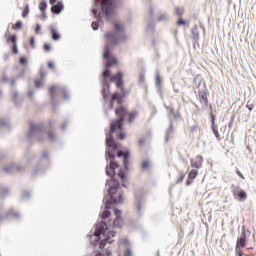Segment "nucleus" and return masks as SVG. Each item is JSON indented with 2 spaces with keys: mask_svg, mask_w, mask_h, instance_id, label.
<instances>
[{
  "mask_svg": "<svg viewBox=\"0 0 256 256\" xmlns=\"http://www.w3.org/2000/svg\"><path fill=\"white\" fill-rule=\"evenodd\" d=\"M119 139L121 140L125 139V134L123 132L119 134Z\"/></svg>",
  "mask_w": 256,
  "mask_h": 256,
  "instance_id": "obj_49",
  "label": "nucleus"
},
{
  "mask_svg": "<svg viewBox=\"0 0 256 256\" xmlns=\"http://www.w3.org/2000/svg\"><path fill=\"white\" fill-rule=\"evenodd\" d=\"M190 166L192 169H201V167H203V156L197 155L196 157L190 159Z\"/></svg>",
  "mask_w": 256,
  "mask_h": 256,
  "instance_id": "obj_7",
  "label": "nucleus"
},
{
  "mask_svg": "<svg viewBox=\"0 0 256 256\" xmlns=\"http://www.w3.org/2000/svg\"><path fill=\"white\" fill-rule=\"evenodd\" d=\"M20 63H21L22 65H27V58L21 57V58H20Z\"/></svg>",
  "mask_w": 256,
  "mask_h": 256,
  "instance_id": "obj_43",
  "label": "nucleus"
},
{
  "mask_svg": "<svg viewBox=\"0 0 256 256\" xmlns=\"http://www.w3.org/2000/svg\"><path fill=\"white\" fill-rule=\"evenodd\" d=\"M141 167H142V169H144V171H147V169H149L151 167V162H149V160H144L142 162Z\"/></svg>",
  "mask_w": 256,
  "mask_h": 256,
  "instance_id": "obj_21",
  "label": "nucleus"
},
{
  "mask_svg": "<svg viewBox=\"0 0 256 256\" xmlns=\"http://www.w3.org/2000/svg\"><path fill=\"white\" fill-rule=\"evenodd\" d=\"M12 29H14V31H17L19 29H23V22L21 21H17L13 26Z\"/></svg>",
  "mask_w": 256,
  "mask_h": 256,
  "instance_id": "obj_20",
  "label": "nucleus"
},
{
  "mask_svg": "<svg viewBox=\"0 0 256 256\" xmlns=\"http://www.w3.org/2000/svg\"><path fill=\"white\" fill-rule=\"evenodd\" d=\"M138 144L140 147H143V145H145V138H140Z\"/></svg>",
  "mask_w": 256,
  "mask_h": 256,
  "instance_id": "obj_42",
  "label": "nucleus"
},
{
  "mask_svg": "<svg viewBox=\"0 0 256 256\" xmlns=\"http://www.w3.org/2000/svg\"><path fill=\"white\" fill-rule=\"evenodd\" d=\"M44 51H46L47 53H49V51H51V46L48 43L44 44Z\"/></svg>",
  "mask_w": 256,
  "mask_h": 256,
  "instance_id": "obj_38",
  "label": "nucleus"
},
{
  "mask_svg": "<svg viewBox=\"0 0 256 256\" xmlns=\"http://www.w3.org/2000/svg\"><path fill=\"white\" fill-rule=\"evenodd\" d=\"M106 185H109L108 193L110 195V199L113 203H123V192H121L119 187V181L114 178L107 180Z\"/></svg>",
  "mask_w": 256,
  "mask_h": 256,
  "instance_id": "obj_4",
  "label": "nucleus"
},
{
  "mask_svg": "<svg viewBox=\"0 0 256 256\" xmlns=\"http://www.w3.org/2000/svg\"><path fill=\"white\" fill-rule=\"evenodd\" d=\"M234 197H237L240 201H245L247 199V192L245 190H235Z\"/></svg>",
  "mask_w": 256,
  "mask_h": 256,
  "instance_id": "obj_15",
  "label": "nucleus"
},
{
  "mask_svg": "<svg viewBox=\"0 0 256 256\" xmlns=\"http://www.w3.org/2000/svg\"><path fill=\"white\" fill-rule=\"evenodd\" d=\"M63 2L59 1L56 4H53L51 7V11L52 13H54L55 15H59V13H61V11H63Z\"/></svg>",
  "mask_w": 256,
  "mask_h": 256,
  "instance_id": "obj_13",
  "label": "nucleus"
},
{
  "mask_svg": "<svg viewBox=\"0 0 256 256\" xmlns=\"http://www.w3.org/2000/svg\"><path fill=\"white\" fill-rule=\"evenodd\" d=\"M30 45L33 49H35V38L34 37H31L30 38Z\"/></svg>",
  "mask_w": 256,
  "mask_h": 256,
  "instance_id": "obj_41",
  "label": "nucleus"
},
{
  "mask_svg": "<svg viewBox=\"0 0 256 256\" xmlns=\"http://www.w3.org/2000/svg\"><path fill=\"white\" fill-rule=\"evenodd\" d=\"M192 183H193V179L188 177L187 180H186L187 187H189V185H191Z\"/></svg>",
  "mask_w": 256,
  "mask_h": 256,
  "instance_id": "obj_46",
  "label": "nucleus"
},
{
  "mask_svg": "<svg viewBox=\"0 0 256 256\" xmlns=\"http://www.w3.org/2000/svg\"><path fill=\"white\" fill-rule=\"evenodd\" d=\"M48 137L50 139V141H53V139H55V134H53V132L48 133Z\"/></svg>",
  "mask_w": 256,
  "mask_h": 256,
  "instance_id": "obj_45",
  "label": "nucleus"
},
{
  "mask_svg": "<svg viewBox=\"0 0 256 256\" xmlns=\"http://www.w3.org/2000/svg\"><path fill=\"white\" fill-rule=\"evenodd\" d=\"M29 15V6H26L22 12V17H27Z\"/></svg>",
  "mask_w": 256,
  "mask_h": 256,
  "instance_id": "obj_32",
  "label": "nucleus"
},
{
  "mask_svg": "<svg viewBox=\"0 0 256 256\" xmlns=\"http://www.w3.org/2000/svg\"><path fill=\"white\" fill-rule=\"evenodd\" d=\"M101 235H103L104 239L100 241V248L103 249L107 243H113L111 237H115L114 231H109L107 224L102 222L97 225L95 236L101 239Z\"/></svg>",
  "mask_w": 256,
  "mask_h": 256,
  "instance_id": "obj_3",
  "label": "nucleus"
},
{
  "mask_svg": "<svg viewBox=\"0 0 256 256\" xmlns=\"http://www.w3.org/2000/svg\"><path fill=\"white\" fill-rule=\"evenodd\" d=\"M213 133H214L216 139L218 141H221V135L219 134V131L217 129H214Z\"/></svg>",
  "mask_w": 256,
  "mask_h": 256,
  "instance_id": "obj_33",
  "label": "nucleus"
},
{
  "mask_svg": "<svg viewBox=\"0 0 256 256\" xmlns=\"http://www.w3.org/2000/svg\"><path fill=\"white\" fill-rule=\"evenodd\" d=\"M31 95H33V93H30V97H31Z\"/></svg>",
  "mask_w": 256,
  "mask_h": 256,
  "instance_id": "obj_56",
  "label": "nucleus"
},
{
  "mask_svg": "<svg viewBox=\"0 0 256 256\" xmlns=\"http://www.w3.org/2000/svg\"><path fill=\"white\" fill-rule=\"evenodd\" d=\"M49 69H55V64L53 62H48Z\"/></svg>",
  "mask_w": 256,
  "mask_h": 256,
  "instance_id": "obj_47",
  "label": "nucleus"
},
{
  "mask_svg": "<svg viewBox=\"0 0 256 256\" xmlns=\"http://www.w3.org/2000/svg\"><path fill=\"white\" fill-rule=\"evenodd\" d=\"M119 168L117 162L111 160L109 166L106 167V174L108 177H115V169Z\"/></svg>",
  "mask_w": 256,
  "mask_h": 256,
  "instance_id": "obj_8",
  "label": "nucleus"
},
{
  "mask_svg": "<svg viewBox=\"0 0 256 256\" xmlns=\"http://www.w3.org/2000/svg\"><path fill=\"white\" fill-rule=\"evenodd\" d=\"M175 13L178 17H183V13H185V10L183 8L176 7Z\"/></svg>",
  "mask_w": 256,
  "mask_h": 256,
  "instance_id": "obj_22",
  "label": "nucleus"
},
{
  "mask_svg": "<svg viewBox=\"0 0 256 256\" xmlns=\"http://www.w3.org/2000/svg\"><path fill=\"white\" fill-rule=\"evenodd\" d=\"M235 251H236L237 255H239V256L245 255V253H243V250H241V248H235Z\"/></svg>",
  "mask_w": 256,
  "mask_h": 256,
  "instance_id": "obj_39",
  "label": "nucleus"
},
{
  "mask_svg": "<svg viewBox=\"0 0 256 256\" xmlns=\"http://www.w3.org/2000/svg\"><path fill=\"white\" fill-rule=\"evenodd\" d=\"M113 32H107L104 35V38L107 41V44L104 47L103 57L107 60L106 70L103 72V77H109L111 75V71H109V67H113V65H118L117 58L111 55V45L112 47H117V45H121V43L127 40V36H125V26L119 22H114Z\"/></svg>",
  "mask_w": 256,
  "mask_h": 256,
  "instance_id": "obj_2",
  "label": "nucleus"
},
{
  "mask_svg": "<svg viewBox=\"0 0 256 256\" xmlns=\"http://www.w3.org/2000/svg\"><path fill=\"white\" fill-rule=\"evenodd\" d=\"M141 81H144L145 77L144 76H140Z\"/></svg>",
  "mask_w": 256,
  "mask_h": 256,
  "instance_id": "obj_53",
  "label": "nucleus"
},
{
  "mask_svg": "<svg viewBox=\"0 0 256 256\" xmlns=\"http://www.w3.org/2000/svg\"><path fill=\"white\" fill-rule=\"evenodd\" d=\"M198 97H199L200 103H203V105H205V107H207L209 105V99L207 98L206 91H199Z\"/></svg>",
  "mask_w": 256,
  "mask_h": 256,
  "instance_id": "obj_14",
  "label": "nucleus"
},
{
  "mask_svg": "<svg viewBox=\"0 0 256 256\" xmlns=\"http://www.w3.org/2000/svg\"><path fill=\"white\" fill-rule=\"evenodd\" d=\"M101 7L106 17H111L115 11V3L113 0H102Z\"/></svg>",
  "mask_w": 256,
  "mask_h": 256,
  "instance_id": "obj_5",
  "label": "nucleus"
},
{
  "mask_svg": "<svg viewBox=\"0 0 256 256\" xmlns=\"http://www.w3.org/2000/svg\"><path fill=\"white\" fill-rule=\"evenodd\" d=\"M55 91H57V86H52L50 89H49V93L51 95V99H55Z\"/></svg>",
  "mask_w": 256,
  "mask_h": 256,
  "instance_id": "obj_24",
  "label": "nucleus"
},
{
  "mask_svg": "<svg viewBox=\"0 0 256 256\" xmlns=\"http://www.w3.org/2000/svg\"><path fill=\"white\" fill-rule=\"evenodd\" d=\"M59 93H61V95H63L64 99H67L69 97V94L67 93V89H65V88H60Z\"/></svg>",
  "mask_w": 256,
  "mask_h": 256,
  "instance_id": "obj_27",
  "label": "nucleus"
},
{
  "mask_svg": "<svg viewBox=\"0 0 256 256\" xmlns=\"http://www.w3.org/2000/svg\"><path fill=\"white\" fill-rule=\"evenodd\" d=\"M6 173H9V168H5Z\"/></svg>",
  "mask_w": 256,
  "mask_h": 256,
  "instance_id": "obj_54",
  "label": "nucleus"
},
{
  "mask_svg": "<svg viewBox=\"0 0 256 256\" xmlns=\"http://www.w3.org/2000/svg\"><path fill=\"white\" fill-rule=\"evenodd\" d=\"M39 31H41V25L37 24L35 28L36 35H38Z\"/></svg>",
  "mask_w": 256,
  "mask_h": 256,
  "instance_id": "obj_44",
  "label": "nucleus"
},
{
  "mask_svg": "<svg viewBox=\"0 0 256 256\" xmlns=\"http://www.w3.org/2000/svg\"><path fill=\"white\" fill-rule=\"evenodd\" d=\"M183 179H185V173L181 172L176 183H182Z\"/></svg>",
  "mask_w": 256,
  "mask_h": 256,
  "instance_id": "obj_34",
  "label": "nucleus"
},
{
  "mask_svg": "<svg viewBox=\"0 0 256 256\" xmlns=\"http://www.w3.org/2000/svg\"><path fill=\"white\" fill-rule=\"evenodd\" d=\"M109 217H111V212L109 210H105L104 212H102L101 214L102 219H107Z\"/></svg>",
  "mask_w": 256,
  "mask_h": 256,
  "instance_id": "obj_29",
  "label": "nucleus"
},
{
  "mask_svg": "<svg viewBox=\"0 0 256 256\" xmlns=\"http://www.w3.org/2000/svg\"><path fill=\"white\" fill-rule=\"evenodd\" d=\"M177 25H178V26L187 25V21H185V20H183L182 18H180V19L177 21Z\"/></svg>",
  "mask_w": 256,
  "mask_h": 256,
  "instance_id": "obj_36",
  "label": "nucleus"
},
{
  "mask_svg": "<svg viewBox=\"0 0 256 256\" xmlns=\"http://www.w3.org/2000/svg\"><path fill=\"white\" fill-rule=\"evenodd\" d=\"M50 33H51L53 41H59V39H61V35L57 31V29H55V27L50 28Z\"/></svg>",
  "mask_w": 256,
  "mask_h": 256,
  "instance_id": "obj_16",
  "label": "nucleus"
},
{
  "mask_svg": "<svg viewBox=\"0 0 256 256\" xmlns=\"http://www.w3.org/2000/svg\"><path fill=\"white\" fill-rule=\"evenodd\" d=\"M39 10L43 15H45V11H47V0H41L39 3Z\"/></svg>",
  "mask_w": 256,
  "mask_h": 256,
  "instance_id": "obj_17",
  "label": "nucleus"
},
{
  "mask_svg": "<svg viewBox=\"0 0 256 256\" xmlns=\"http://www.w3.org/2000/svg\"><path fill=\"white\" fill-rule=\"evenodd\" d=\"M114 101H116L118 103V105H121V103H123V96L121 94H119V92H115L114 94H112L111 100H110V109H113Z\"/></svg>",
  "mask_w": 256,
  "mask_h": 256,
  "instance_id": "obj_10",
  "label": "nucleus"
},
{
  "mask_svg": "<svg viewBox=\"0 0 256 256\" xmlns=\"http://www.w3.org/2000/svg\"><path fill=\"white\" fill-rule=\"evenodd\" d=\"M114 213L116 215V218L113 222L114 227H118L120 229L121 225H123V219L121 218V212L119 209H114Z\"/></svg>",
  "mask_w": 256,
  "mask_h": 256,
  "instance_id": "obj_11",
  "label": "nucleus"
},
{
  "mask_svg": "<svg viewBox=\"0 0 256 256\" xmlns=\"http://www.w3.org/2000/svg\"><path fill=\"white\" fill-rule=\"evenodd\" d=\"M124 252H120L119 256H133V251H131V247H129V244H122L119 246V249H123Z\"/></svg>",
  "mask_w": 256,
  "mask_h": 256,
  "instance_id": "obj_12",
  "label": "nucleus"
},
{
  "mask_svg": "<svg viewBox=\"0 0 256 256\" xmlns=\"http://www.w3.org/2000/svg\"><path fill=\"white\" fill-rule=\"evenodd\" d=\"M138 211H141V204H138Z\"/></svg>",
  "mask_w": 256,
  "mask_h": 256,
  "instance_id": "obj_52",
  "label": "nucleus"
},
{
  "mask_svg": "<svg viewBox=\"0 0 256 256\" xmlns=\"http://www.w3.org/2000/svg\"><path fill=\"white\" fill-rule=\"evenodd\" d=\"M12 53H14V55H17V53H19V50L17 49V43L13 44Z\"/></svg>",
  "mask_w": 256,
  "mask_h": 256,
  "instance_id": "obj_37",
  "label": "nucleus"
},
{
  "mask_svg": "<svg viewBox=\"0 0 256 256\" xmlns=\"http://www.w3.org/2000/svg\"><path fill=\"white\" fill-rule=\"evenodd\" d=\"M115 115L118 117L117 120H113L110 124V132L106 135V157L109 159H115V155L117 157H124L123 163L125 169H129V152L118 151L119 144L115 142L112 133H116V131H123V123L125 122V117H127L128 123H135V119L139 117V111L133 110L130 111L125 106H119L115 110ZM118 151V152H117Z\"/></svg>",
  "mask_w": 256,
  "mask_h": 256,
  "instance_id": "obj_1",
  "label": "nucleus"
},
{
  "mask_svg": "<svg viewBox=\"0 0 256 256\" xmlns=\"http://www.w3.org/2000/svg\"><path fill=\"white\" fill-rule=\"evenodd\" d=\"M6 41L7 43H12V45H15L17 43V36L16 35L9 36L6 39Z\"/></svg>",
  "mask_w": 256,
  "mask_h": 256,
  "instance_id": "obj_19",
  "label": "nucleus"
},
{
  "mask_svg": "<svg viewBox=\"0 0 256 256\" xmlns=\"http://www.w3.org/2000/svg\"><path fill=\"white\" fill-rule=\"evenodd\" d=\"M118 176L120 177V179H126V174L123 172V170H120L119 172H118Z\"/></svg>",
  "mask_w": 256,
  "mask_h": 256,
  "instance_id": "obj_35",
  "label": "nucleus"
},
{
  "mask_svg": "<svg viewBox=\"0 0 256 256\" xmlns=\"http://www.w3.org/2000/svg\"><path fill=\"white\" fill-rule=\"evenodd\" d=\"M30 131L35 132V131H41V126L39 125H35V124H31L30 125Z\"/></svg>",
  "mask_w": 256,
  "mask_h": 256,
  "instance_id": "obj_25",
  "label": "nucleus"
},
{
  "mask_svg": "<svg viewBox=\"0 0 256 256\" xmlns=\"http://www.w3.org/2000/svg\"><path fill=\"white\" fill-rule=\"evenodd\" d=\"M107 89H109V84H107Z\"/></svg>",
  "mask_w": 256,
  "mask_h": 256,
  "instance_id": "obj_55",
  "label": "nucleus"
},
{
  "mask_svg": "<svg viewBox=\"0 0 256 256\" xmlns=\"http://www.w3.org/2000/svg\"><path fill=\"white\" fill-rule=\"evenodd\" d=\"M57 1H58V0H50V5H52V6H53V5H56Z\"/></svg>",
  "mask_w": 256,
  "mask_h": 256,
  "instance_id": "obj_51",
  "label": "nucleus"
},
{
  "mask_svg": "<svg viewBox=\"0 0 256 256\" xmlns=\"http://www.w3.org/2000/svg\"><path fill=\"white\" fill-rule=\"evenodd\" d=\"M245 247H247V232H245V229H242L241 236L236 242V248L245 249Z\"/></svg>",
  "mask_w": 256,
  "mask_h": 256,
  "instance_id": "obj_6",
  "label": "nucleus"
},
{
  "mask_svg": "<svg viewBox=\"0 0 256 256\" xmlns=\"http://www.w3.org/2000/svg\"><path fill=\"white\" fill-rule=\"evenodd\" d=\"M111 83H115L116 87H121L123 85V74L118 72L110 77Z\"/></svg>",
  "mask_w": 256,
  "mask_h": 256,
  "instance_id": "obj_9",
  "label": "nucleus"
},
{
  "mask_svg": "<svg viewBox=\"0 0 256 256\" xmlns=\"http://www.w3.org/2000/svg\"><path fill=\"white\" fill-rule=\"evenodd\" d=\"M117 89H120L122 97H127V95H129V91L125 90V87H123V84L121 87H117Z\"/></svg>",
  "mask_w": 256,
  "mask_h": 256,
  "instance_id": "obj_23",
  "label": "nucleus"
},
{
  "mask_svg": "<svg viewBox=\"0 0 256 256\" xmlns=\"http://www.w3.org/2000/svg\"><path fill=\"white\" fill-rule=\"evenodd\" d=\"M155 83H156L157 87H161V84L163 83V80L161 79V75H159V74L156 75Z\"/></svg>",
  "mask_w": 256,
  "mask_h": 256,
  "instance_id": "obj_26",
  "label": "nucleus"
},
{
  "mask_svg": "<svg viewBox=\"0 0 256 256\" xmlns=\"http://www.w3.org/2000/svg\"><path fill=\"white\" fill-rule=\"evenodd\" d=\"M35 86L36 87H43V79H38V80H35Z\"/></svg>",
  "mask_w": 256,
  "mask_h": 256,
  "instance_id": "obj_31",
  "label": "nucleus"
},
{
  "mask_svg": "<svg viewBox=\"0 0 256 256\" xmlns=\"http://www.w3.org/2000/svg\"><path fill=\"white\" fill-rule=\"evenodd\" d=\"M102 95H103L104 101H107V99H109L110 93L107 90H103Z\"/></svg>",
  "mask_w": 256,
  "mask_h": 256,
  "instance_id": "obj_30",
  "label": "nucleus"
},
{
  "mask_svg": "<svg viewBox=\"0 0 256 256\" xmlns=\"http://www.w3.org/2000/svg\"><path fill=\"white\" fill-rule=\"evenodd\" d=\"M236 173L240 178L245 179V176L243 175V173H241V171L237 170Z\"/></svg>",
  "mask_w": 256,
  "mask_h": 256,
  "instance_id": "obj_48",
  "label": "nucleus"
},
{
  "mask_svg": "<svg viewBox=\"0 0 256 256\" xmlns=\"http://www.w3.org/2000/svg\"><path fill=\"white\" fill-rule=\"evenodd\" d=\"M197 175H199V171L193 169V170H191V171L189 172L188 177H189V179H192V180H193V179H197Z\"/></svg>",
  "mask_w": 256,
  "mask_h": 256,
  "instance_id": "obj_18",
  "label": "nucleus"
},
{
  "mask_svg": "<svg viewBox=\"0 0 256 256\" xmlns=\"http://www.w3.org/2000/svg\"><path fill=\"white\" fill-rule=\"evenodd\" d=\"M92 28H93L94 31H97V29H99V23L92 22Z\"/></svg>",
  "mask_w": 256,
  "mask_h": 256,
  "instance_id": "obj_40",
  "label": "nucleus"
},
{
  "mask_svg": "<svg viewBox=\"0 0 256 256\" xmlns=\"http://www.w3.org/2000/svg\"><path fill=\"white\" fill-rule=\"evenodd\" d=\"M40 77L42 80L45 78V74L43 73V70H40Z\"/></svg>",
  "mask_w": 256,
  "mask_h": 256,
  "instance_id": "obj_50",
  "label": "nucleus"
},
{
  "mask_svg": "<svg viewBox=\"0 0 256 256\" xmlns=\"http://www.w3.org/2000/svg\"><path fill=\"white\" fill-rule=\"evenodd\" d=\"M211 123H212V132H214L215 129H217V125L215 124V115H213V113H211Z\"/></svg>",
  "mask_w": 256,
  "mask_h": 256,
  "instance_id": "obj_28",
  "label": "nucleus"
}]
</instances>
